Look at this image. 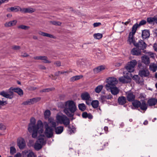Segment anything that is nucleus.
Wrapping results in <instances>:
<instances>
[{
    "label": "nucleus",
    "mask_w": 157,
    "mask_h": 157,
    "mask_svg": "<svg viewBox=\"0 0 157 157\" xmlns=\"http://www.w3.org/2000/svg\"><path fill=\"white\" fill-rule=\"evenodd\" d=\"M9 9L12 12H16L20 11L21 12V10H22V8L18 6L11 7Z\"/></svg>",
    "instance_id": "23"
},
{
    "label": "nucleus",
    "mask_w": 157,
    "mask_h": 157,
    "mask_svg": "<svg viewBox=\"0 0 157 157\" xmlns=\"http://www.w3.org/2000/svg\"><path fill=\"white\" fill-rule=\"evenodd\" d=\"M12 87L8 91L6 92L4 91L0 92V95L9 99H12L13 97V92L11 91Z\"/></svg>",
    "instance_id": "6"
},
{
    "label": "nucleus",
    "mask_w": 157,
    "mask_h": 157,
    "mask_svg": "<svg viewBox=\"0 0 157 157\" xmlns=\"http://www.w3.org/2000/svg\"><path fill=\"white\" fill-rule=\"evenodd\" d=\"M88 114L87 112H84L82 113V117L83 118H86L87 117Z\"/></svg>",
    "instance_id": "57"
},
{
    "label": "nucleus",
    "mask_w": 157,
    "mask_h": 157,
    "mask_svg": "<svg viewBox=\"0 0 157 157\" xmlns=\"http://www.w3.org/2000/svg\"><path fill=\"white\" fill-rule=\"evenodd\" d=\"M140 107L141 110L146 111L147 108V105L144 101H143L140 102Z\"/></svg>",
    "instance_id": "27"
},
{
    "label": "nucleus",
    "mask_w": 157,
    "mask_h": 157,
    "mask_svg": "<svg viewBox=\"0 0 157 157\" xmlns=\"http://www.w3.org/2000/svg\"><path fill=\"white\" fill-rule=\"evenodd\" d=\"M52 23L53 24L56 25H60L61 24V23L59 21H53Z\"/></svg>",
    "instance_id": "55"
},
{
    "label": "nucleus",
    "mask_w": 157,
    "mask_h": 157,
    "mask_svg": "<svg viewBox=\"0 0 157 157\" xmlns=\"http://www.w3.org/2000/svg\"><path fill=\"white\" fill-rule=\"evenodd\" d=\"M39 34L43 36H46L55 39L56 38V37L53 35L41 31L39 32Z\"/></svg>",
    "instance_id": "26"
},
{
    "label": "nucleus",
    "mask_w": 157,
    "mask_h": 157,
    "mask_svg": "<svg viewBox=\"0 0 157 157\" xmlns=\"http://www.w3.org/2000/svg\"><path fill=\"white\" fill-rule=\"evenodd\" d=\"M54 89V88H46L45 89H44L42 90H41L40 91V92H48L50 91L53 90Z\"/></svg>",
    "instance_id": "49"
},
{
    "label": "nucleus",
    "mask_w": 157,
    "mask_h": 157,
    "mask_svg": "<svg viewBox=\"0 0 157 157\" xmlns=\"http://www.w3.org/2000/svg\"><path fill=\"white\" fill-rule=\"evenodd\" d=\"M40 98H34L32 99L33 102V103L34 102H37V101H39L40 100Z\"/></svg>",
    "instance_id": "56"
},
{
    "label": "nucleus",
    "mask_w": 157,
    "mask_h": 157,
    "mask_svg": "<svg viewBox=\"0 0 157 157\" xmlns=\"http://www.w3.org/2000/svg\"><path fill=\"white\" fill-rule=\"evenodd\" d=\"M82 76H74L72 77L71 78V80L72 81H74L77 80H78L81 78L82 77Z\"/></svg>",
    "instance_id": "44"
},
{
    "label": "nucleus",
    "mask_w": 157,
    "mask_h": 157,
    "mask_svg": "<svg viewBox=\"0 0 157 157\" xmlns=\"http://www.w3.org/2000/svg\"><path fill=\"white\" fill-rule=\"evenodd\" d=\"M12 48L14 50H19L21 48V47L19 46L13 45L12 47Z\"/></svg>",
    "instance_id": "51"
},
{
    "label": "nucleus",
    "mask_w": 157,
    "mask_h": 157,
    "mask_svg": "<svg viewBox=\"0 0 157 157\" xmlns=\"http://www.w3.org/2000/svg\"><path fill=\"white\" fill-rule=\"evenodd\" d=\"M105 68V66H100L94 69V73H98L100 72L103 71Z\"/></svg>",
    "instance_id": "20"
},
{
    "label": "nucleus",
    "mask_w": 157,
    "mask_h": 157,
    "mask_svg": "<svg viewBox=\"0 0 157 157\" xmlns=\"http://www.w3.org/2000/svg\"><path fill=\"white\" fill-rule=\"evenodd\" d=\"M142 62L146 65H148L150 63L149 58L146 56H144L141 57Z\"/></svg>",
    "instance_id": "24"
},
{
    "label": "nucleus",
    "mask_w": 157,
    "mask_h": 157,
    "mask_svg": "<svg viewBox=\"0 0 157 157\" xmlns=\"http://www.w3.org/2000/svg\"><path fill=\"white\" fill-rule=\"evenodd\" d=\"M134 34H132L129 33L128 35V41L130 44L133 43L134 42H136L134 40Z\"/></svg>",
    "instance_id": "25"
},
{
    "label": "nucleus",
    "mask_w": 157,
    "mask_h": 157,
    "mask_svg": "<svg viewBox=\"0 0 157 157\" xmlns=\"http://www.w3.org/2000/svg\"><path fill=\"white\" fill-rule=\"evenodd\" d=\"M146 21L145 20H142L139 23V24H138V26H140L141 25H144L146 24Z\"/></svg>",
    "instance_id": "54"
},
{
    "label": "nucleus",
    "mask_w": 157,
    "mask_h": 157,
    "mask_svg": "<svg viewBox=\"0 0 157 157\" xmlns=\"http://www.w3.org/2000/svg\"><path fill=\"white\" fill-rule=\"evenodd\" d=\"M91 104L94 108H96L98 106L99 102L97 100H94L92 102Z\"/></svg>",
    "instance_id": "37"
},
{
    "label": "nucleus",
    "mask_w": 157,
    "mask_h": 157,
    "mask_svg": "<svg viewBox=\"0 0 157 157\" xmlns=\"http://www.w3.org/2000/svg\"><path fill=\"white\" fill-rule=\"evenodd\" d=\"M153 48L155 51L157 52V42L153 44Z\"/></svg>",
    "instance_id": "60"
},
{
    "label": "nucleus",
    "mask_w": 157,
    "mask_h": 157,
    "mask_svg": "<svg viewBox=\"0 0 157 157\" xmlns=\"http://www.w3.org/2000/svg\"><path fill=\"white\" fill-rule=\"evenodd\" d=\"M94 37L97 39H100L102 37V34L101 33H97L94 35Z\"/></svg>",
    "instance_id": "42"
},
{
    "label": "nucleus",
    "mask_w": 157,
    "mask_h": 157,
    "mask_svg": "<svg viewBox=\"0 0 157 157\" xmlns=\"http://www.w3.org/2000/svg\"><path fill=\"white\" fill-rule=\"evenodd\" d=\"M21 13H31L34 12L35 10V9L32 8H22Z\"/></svg>",
    "instance_id": "17"
},
{
    "label": "nucleus",
    "mask_w": 157,
    "mask_h": 157,
    "mask_svg": "<svg viewBox=\"0 0 157 157\" xmlns=\"http://www.w3.org/2000/svg\"><path fill=\"white\" fill-rule=\"evenodd\" d=\"M14 157H21V155L20 153H17L14 155Z\"/></svg>",
    "instance_id": "64"
},
{
    "label": "nucleus",
    "mask_w": 157,
    "mask_h": 157,
    "mask_svg": "<svg viewBox=\"0 0 157 157\" xmlns=\"http://www.w3.org/2000/svg\"><path fill=\"white\" fill-rule=\"evenodd\" d=\"M33 103L32 99H29L25 101H24L22 103V105H30Z\"/></svg>",
    "instance_id": "39"
},
{
    "label": "nucleus",
    "mask_w": 157,
    "mask_h": 157,
    "mask_svg": "<svg viewBox=\"0 0 157 157\" xmlns=\"http://www.w3.org/2000/svg\"><path fill=\"white\" fill-rule=\"evenodd\" d=\"M149 69L153 72H155L157 69V66L155 64H151L149 66Z\"/></svg>",
    "instance_id": "36"
},
{
    "label": "nucleus",
    "mask_w": 157,
    "mask_h": 157,
    "mask_svg": "<svg viewBox=\"0 0 157 157\" xmlns=\"http://www.w3.org/2000/svg\"><path fill=\"white\" fill-rule=\"evenodd\" d=\"M101 24L100 22H96L94 23L93 26L94 27H95L99 26L101 25Z\"/></svg>",
    "instance_id": "61"
},
{
    "label": "nucleus",
    "mask_w": 157,
    "mask_h": 157,
    "mask_svg": "<svg viewBox=\"0 0 157 157\" xmlns=\"http://www.w3.org/2000/svg\"><path fill=\"white\" fill-rule=\"evenodd\" d=\"M13 91L15 92L18 93V94L21 96L23 95V90L20 88H13L12 87L11 91Z\"/></svg>",
    "instance_id": "30"
},
{
    "label": "nucleus",
    "mask_w": 157,
    "mask_h": 157,
    "mask_svg": "<svg viewBox=\"0 0 157 157\" xmlns=\"http://www.w3.org/2000/svg\"><path fill=\"white\" fill-rule=\"evenodd\" d=\"M100 101L102 103H104L106 101V99L105 96L102 95L99 98Z\"/></svg>",
    "instance_id": "50"
},
{
    "label": "nucleus",
    "mask_w": 157,
    "mask_h": 157,
    "mask_svg": "<svg viewBox=\"0 0 157 157\" xmlns=\"http://www.w3.org/2000/svg\"><path fill=\"white\" fill-rule=\"evenodd\" d=\"M28 130L30 132H32V136L33 138H36L38 132L42 133L44 131L43 125L42 122L39 120L36 124V120L33 118H32L28 127Z\"/></svg>",
    "instance_id": "1"
},
{
    "label": "nucleus",
    "mask_w": 157,
    "mask_h": 157,
    "mask_svg": "<svg viewBox=\"0 0 157 157\" xmlns=\"http://www.w3.org/2000/svg\"><path fill=\"white\" fill-rule=\"evenodd\" d=\"M156 99L155 98H151L148 99L147 103L150 106L155 105L157 103Z\"/></svg>",
    "instance_id": "22"
},
{
    "label": "nucleus",
    "mask_w": 157,
    "mask_h": 157,
    "mask_svg": "<svg viewBox=\"0 0 157 157\" xmlns=\"http://www.w3.org/2000/svg\"><path fill=\"white\" fill-rule=\"evenodd\" d=\"M44 117L46 118H48L50 117L51 113L50 111L49 110H46L44 113Z\"/></svg>",
    "instance_id": "43"
},
{
    "label": "nucleus",
    "mask_w": 157,
    "mask_h": 157,
    "mask_svg": "<svg viewBox=\"0 0 157 157\" xmlns=\"http://www.w3.org/2000/svg\"><path fill=\"white\" fill-rule=\"evenodd\" d=\"M140 102L137 100H136L133 101L132 102V105L133 106L136 108L140 107Z\"/></svg>",
    "instance_id": "34"
},
{
    "label": "nucleus",
    "mask_w": 157,
    "mask_h": 157,
    "mask_svg": "<svg viewBox=\"0 0 157 157\" xmlns=\"http://www.w3.org/2000/svg\"><path fill=\"white\" fill-rule=\"evenodd\" d=\"M147 21L150 24H154L155 23L157 24V20L155 15L153 17L147 18Z\"/></svg>",
    "instance_id": "14"
},
{
    "label": "nucleus",
    "mask_w": 157,
    "mask_h": 157,
    "mask_svg": "<svg viewBox=\"0 0 157 157\" xmlns=\"http://www.w3.org/2000/svg\"><path fill=\"white\" fill-rule=\"evenodd\" d=\"M106 82L107 83L105 85V88L106 90H108L110 87L115 86V85L117 82V81L115 78L109 77L107 79Z\"/></svg>",
    "instance_id": "4"
},
{
    "label": "nucleus",
    "mask_w": 157,
    "mask_h": 157,
    "mask_svg": "<svg viewBox=\"0 0 157 157\" xmlns=\"http://www.w3.org/2000/svg\"><path fill=\"white\" fill-rule=\"evenodd\" d=\"M138 27H139V26L138 24L136 23L132 27V32H130L129 33H131L132 34H135L136 32L137 28Z\"/></svg>",
    "instance_id": "35"
},
{
    "label": "nucleus",
    "mask_w": 157,
    "mask_h": 157,
    "mask_svg": "<svg viewBox=\"0 0 157 157\" xmlns=\"http://www.w3.org/2000/svg\"><path fill=\"white\" fill-rule=\"evenodd\" d=\"M105 96L106 100L110 99L113 98V96L110 94Z\"/></svg>",
    "instance_id": "58"
},
{
    "label": "nucleus",
    "mask_w": 157,
    "mask_h": 157,
    "mask_svg": "<svg viewBox=\"0 0 157 157\" xmlns=\"http://www.w3.org/2000/svg\"><path fill=\"white\" fill-rule=\"evenodd\" d=\"M16 20H14L8 22H6L4 24V26L6 27H9L15 25L17 23Z\"/></svg>",
    "instance_id": "21"
},
{
    "label": "nucleus",
    "mask_w": 157,
    "mask_h": 157,
    "mask_svg": "<svg viewBox=\"0 0 157 157\" xmlns=\"http://www.w3.org/2000/svg\"><path fill=\"white\" fill-rule=\"evenodd\" d=\"M45 128L44 134L45 136L48 138L52 137L53 135V129L47 124L45 126Z\"/></svg>",
    "instance_id": "8"
},
{
    "label": "nucleus",
    "mask_w": 157,
    "mask_h": 157,
    "mask_svg": "<svg viewBox=\"0 0 157 157\" xmlns=\"http://www.w3.org/2000/svg\"><path fill=\"white\" fill-rule=\"evenodd\" d=\"M136 64L137 61L135 59L132 60L128 63L125 67L126 69L128 72V73H130L134 71V67Z\"/></svg>",
    "instance_id": "5"
},
{
    "label": "nucleus",
    "mask_w": 157,
    "mask_h": 157,
    "mask_svg": "<svg viewBox=\"0 0 157 157\" xmlns=\"http://www.w3.org/2000/svg\"><path fill=\"white\" fill-rule=\"evenodd\" d=\"M27 157H36V154L31 151H26L25 152Z\"/></svg>",
    "instance_id": "32"
},
{
    "label": "nucleus",
    "mask_w": 157,
    "mask_h": 157,
    "mask_svg": "<svg viewBox=\"0 0 157 157\" xmlns=\"http://www.w3.org/2000/svg\"><path fill=\"white\" fill-rule=\"evenodd\" d=\"M133 45L139 49L144 50L147 47V44L143 40H140L138 43L134 42Z\"/></svg>",
    "instance_id": "7"
},
{
    "label": "nucleus",
    "mask_w": 157,
    "mask_h": 157,
    "mask_svg": "<svg viewBox=\"0 0 157 157\" xmlns=\"http://www.w3.org/2000/svg\"><path fill=\"white\" fill-rule=\"evenodd\" d=\"M56 119L58 122L60 124H63L66 126L70 124V121L69 119L65 115H57L56 117Z\"/></svg>",
    "instance_id": "3"
},
{
    "label": "nucleus",
    "mask_w": 157,
    "mask_h": 157,
    "mask_svg": "<svg viewBox=\"0 0 157 157\" xmlns=\"http://www.w3.org/2000/svg\"><path fill=\"white\" fill-rule=\"evenodd\" d=\"M16 152L15 148L13 147H11L10 148V153L11 155H13Z\"/></svg>",
    "instance_id": "46"
},
{
    "label": "nucleus",
    "mask_w": 157,
    "mask_h": 157,
    "mask_svg": "<svg viewBox=\"0 0 157 157\" xmlns=\"http://www.w3.org/2000/svg\"><path fill=\"white\" fill-rule=\"evenodd\" d=\"M109 89L106 90H110L111 94L113 95H117L119 92V90L115 86L110 87Z\"/></svg>",
    "instance_id": "12"
},
{
    "label": "nucleus",
    "mask_w": 157,
    "mask_h": 157,
    "mask_svg": "<svg viewBox=\"0 0 157 157\" xmlns=\"http://www.w3.org/2000/svg\"><path fill=\"white\" fill-rule=\"evenodd\" d=\"M42 146L45 144L46 141L43 138H39L36 141Z\"/></svg>",
    "instance_id": "41"
},
{
    "label": "nucleus",
    "mask_w": 157,
    "mask_h": 157,
    "mask_svg": "<svg viewBox=\"0 0 157 157\" xmlns=\"http://www.w3.org/2000/svg\"><path fill=\"white\" fill-rule=\"evenodd\" d=\"M126 97L127 100L129 101H133L135 99V96L133 93L131 92H126Z\"/></svg>",
    "instance_id": "9"
},
{
    "label": "nucleus",
    "mask_w": 157,
    "mask_h": 157,
    "mask_svg": "<svg viewBox=\"0 0 157 157\" xmlns=\"http://www.w3.org/2000/svg\"><path fill=\"white\" fill-rule=\"evenodd\" d=\"M50 125L51 126V127L55 128L56 126V123L55 121L52 118H50L48 119V121Z\"/></svg>",
    "instance_id": "29"
},
{
    "label": "nucleus",
    "mask_w": 157,
    "mask_h": 157,
    "mask_svg": "<svg viewBox=\"0 0 157 157\" xmlns=\"http://www.w3.org/2000/svg\"><path fill=\"white\" fill-rule=\"evenodd\" d=\"M42 146L41 144L36 141L34 145V147L36 150L39 151L42 148Z\"/></svg>",
    "instance_id": "33"
},
{
    "label": "nucleus",
    "mask_w": 157,
    "mask_h": 157,
    "mask_svg": "<svg viewBox=\"0 0 157 157\" xmlns=\"http://www.w3.org/2000/svg\"><path fill=\"white\" fill-rule=\"evenodd\" d=\"M78 107L79 110L82 111H84L86 109V105L84 103L79 104Z\"/></svg>",
    "instance_id": "40"
},
{
    "label": "nucleus",
    "mask_w": 157,
    "mask_h": 157,
    "mask_svg": "<svg viewBox=\"0 0 157 157\" xmlns=\"http://www.w3.org/2000/svg\"><path fill=\"white\" fill-rule=\"evenodd\" d=\"M133 78V79L136 81L137 83H140V78L138 75L134 76Z\"/></svg>",
    "instance_id": "52"
},
{
    "label": "nucleus",
    "mask_w": 157,
    "mask_h": 157,
    "mask_svg": "<svg viewBox=\"0 0 157 157\" xmlns=\"http://www.w3.org/2000/svg\"><path fill=\"white\" fill-rule=\"evenodd\" d=\"M6 129V126L3 123H0V130H4Z\"/></svg>",
    "instance_id": "53"
},
{
    "label": "nucleus",
    "mask_w": 157,
    "mask_h": 157,
    "mask_svg": "<svg viewBox=\"0 0 157 157\" xmlns=\"http://www.w3.org/2000/svg\"><path fill=\"white\" fill-rule=\"evenodd\" d=\"M7 104L6 101L0 100V105L3 106Z\"/></svg>",
    "instance_id": "59"
},
{
    "label": "nucleus",
    "mask_w": 157,
    "mask_h": 157,
    "mask_svg": "<svg viewBox=\"0 0 157 157\" xmlns=\"http://www.w3.org/2000/svg\"><path fill=\"white\" fill-rule=\"evenodd\" d=\"M54 64L57 66H61V63L59 61H57L54 63Z\"/></svg>",
    "instance_id": "62"
},
{
    "label": "nucleus",
    "mask_w": 157,
    "mask_h": 157,
    "mask_svg": "<svg viewBox=\"0 0 157 157\" xmlns=\"http://www.w3.org/2000/svg\"><path fill=\"white\" fill-rule=\"evenodd\" d=\"M139 75L141 77H147L149 75V72L148 70L144 68L142 70H140L139 71Z\"/></svg>",
    "instance_id": "11"
},
{
    "label": "nucleus",
    "mask_w": 157,
    "mask_h": 157,
    "mask_svg": "<svg viewBox=\"0 0 157 157\" xmlns=\"http://www.w3.org/2000/svg\"><path fill=\"white\" fill-rule=\"evenodd\" d=\"M17 146L20 149H23L25 146V143L24 139L22 138L17 140Z\"/></svg>",
    "instance_id": "10"
},
{
    "label": "nucleus",
    "mask_w": 157,
    "mask_h": 157,
    "mask_svg": "<svg viewBox=\"0 0 157 157\" xmlns=\"http://www.w3.org/2000/svg\"><path fill=\"white\" fill-rule=\"evenodd\" d=\"M68 130L69 131L70 134H71L72 133H74L75 130V128L72 126V127L71 128L70 126H68Z\"/></svg>",
    "instance_id": "47"
},
{
    "label": "nucleus",
    "mask_w": 157,
    "mask_h": 157,
    "mask_svg": "<svg viewBox=\"0 0 157 157\" xmlns=\"http://www.w3.org/2000/svg\"><path fill=\"white\" fill-rule=\"evenodd\" d=\"M62 104V107H63L64 112L69 117H72L75 112L77 110V107L75 103L73 101H68L65 102L64 104Z\"/></svg>",
    "instance_id": "2"
},
{
    "label": "nucleus",
    "mask_w": 157,
    "mask_h": 157,
    "mask_svg": "<svg viewBox=\"0 0 157 157\" xmlns=\"http://www.w3.org/2000/svg\"><path fill=\"white\" fill-rule=\"evenodd\" d=\"M119 80L120 82L123 83L128 82L127 81L126 78L125 77H121L119 78Z\"/></svg>",
    "instance_id": "45"
},
{
    "label": "nucleus",
    "mask_w": 157,
    "mask_h": 157,
    "mask_svg": "<svg viewBox=\"0 0 157 157\" xmlns=\"http://www.w3.org/2000/svg\"><path fill=\"white\" fill-rule=\"evenodd\" d=\"M141 36L143 39L148 38L150 36V32L149 30H143L142 32Z\"/></svg>",
    "instance_id": "16"
},
{
    "label": "nucleus",
    "mask_w": 157,
    "mask_h": 157,
    "mask_svg": "<svg viewBox=\"0 0 157 157\" xmlns=\"http://www.w3.org/2000/svg\"><path fill=\"white\" fill-rule=\"evenodd\" d=\"M141 50L139 49L137 47L133 48L131 50V53L134 55H139L141 54Z\"/></svg>",
    "instance_id": "18"
},
{
    "label": "nucleus",
    "mask_w": 157,
    "mask_h": 157,
    "mask_svg": "<svg viewBox=\"0 0 157 157\" xmlns=\"http://www.w3.org/2000/svg\"><path fill=\"white\" fill-rule=\"evenodd\" d=\"M148 54L151 57L153 58L154 57V55L151 52H148Z\"/></svg>",
    "instance_id": "63"
},
{
    "label": "nucleus",
    "mask_w": 157,
    "mask_h": 157,
    "mask_svg": "<svg viewBox=\"0 0 157 157\" xmlns=\"http://www.w3.org/2000/svg\"><path fill=\"white\" fill-rule=\"evenodd\" d=\"M35 59L41 60L43 63H50L51 61L48 60L47 57L46 56H37L34 57Z\"/></svg>",
    "instance_id": "13"
},
{
    "label": "nucleus",
    "mask_w": 157,
    "mask_h": 157,
    "mask_svg": "<svg viewBox=\"0 0 157 157\" xmlns=\"http://www.w3.org/2000/svg\"><path fill=\"white\" fill-rule=\"evenodd\" d=\"M118 103L120 105H124L126 102V98L123 96L119 97L117 99Z\"/></svg>",
    "instance_id": "19"
},
{
    "label": "nucleus",
    "mask_w": 157,
    "mask_h": 157,
    "mask_svg": "<svg viewBox=\"0 0 157 157\" xmlns=\"http://www.w3.org/2000/svg\"><path fill=\"white\" fill-rule=\"evenodd\" d=\"M103 88V86L102 85H100L98 86L95 89V92L97 93H99L102 90Z\"/></svg>",
    "instance_id": "38"
},
{
    "label": "nucleus",
    "mask_w": 157,
    "mask_h": 157,
    "mask_svg": "<svg viewBox=\"0 0 157 157\" xmlns=\"http://www.w3.org/2000/svg\"><path fill=\"white\" fill-rule=\"evenodd\" d=\"M85 61L84 60L82 59H79L77 62V66L78 67H84L85 65Z\"/></svg>",
    "instance_id": "31"
},
{
    "label": "nucleus",
    "mask_w": 157,
    "mask_h": 157,
    "mask_svg": "<svg viewBox=\"0 0 157 157\" xmlns=\"http://www.w3.org/2000/svg\"><path fill=\"white\" fill-rule=\"evenodd\" d=\"M55 128V132L58 134L62 133L63 130V127L62 126H58Z\"/></svg>",
    "instance_id": "28"
},
{
    "label": "nucleus",
    "mask_w": 157,
    "mask_h": 157,
    "mask_svg": "<svg viewBox=\"0 0 157 157\" xmlns=\"http://www.w3.org/2000/svg\"><path fill=\"white\" fill-rule=\"evenodd\" d=\"M82 99L84 100H90V97L89 94L86 92L82 94L81 95Z\"/></svg>",
    "instance_id": "15"
},
{
    "label": "nucleus",
    "mask_w": 157,
    "mask_h": 157,
    "mask_svg": "<svg viewBox=\"0 0 157 157\" xmlns=\"http://www.w3.org/2000/svg\"><path fill=\"white\" fill-rule=\"evenodd\" d=\"M18 28L24 30H26L29 28V27L24 25H21L18 26Z\"/></svg>",
    "instance_id": "48"
}]
</instances>
